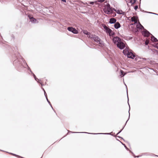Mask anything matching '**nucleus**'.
Instances as JSON below:
<instances>
[{"label": "nucleus", "mask_w": 158, "mask_h": 158, "mask_svg": "<svg viewBox=\"0 0 158 158\" xmlns=\"http://www.w3.org/2000/svg\"><path fill=\"white\" fill-rule=\"evenodd\" d=\"M10 52L12 57L14 59L16 58L14 61L13 64L18 71L23 72L25 69L27 68L31 73V75L34 74L26 61L17 50H11Z\"/></svg>", "instance_id": "f257e3e1"}, {"label": "nucleus", "mask_w": 158, "mask_h": 158, "mask_svg": "<svg viewBox=\"0 0 158 158\" xmlns=\"http://www.w3.org/2000/svg\"><path fill=\"white\" fill-rule=\"evenodd\" d=\"M123 54L127 56V58L134 59L135 57V54L134 52H130L129 50H123ZM132 51V50H131Z\"/></svg>", "instance_id": "f03ea898"}, {"label": "nucleus", "mask_w": 158, "mask_h": 158, "mask_svg": "<svg viewBox=\"0 0 158 158\" xmlns=\"http://www.w3.org/2000/svg\"><path fill=\"white\" fill-rule=\"evenodd\" d=\"M103 11L106 14H109L112 13L113 10L110 5L106 2L104 3Z\"/></svg>", "instance_id": "7ed1b4c3"}, {"label": "nucleus", "mask_w": 158, "mask_h": 158, "mask_svg": "<svg viewBox=\"0 0 158 158\" xmlns=\"http://www.w3.org/2000/svg\"><path fill=\"white\" fill-rule=\"evenodd\" d=\"M89 38L92 40H94V41L96 42L97 43L101 44V45L103 44V42L101 40L100 38L97 36L95 35H92Z\"/></svg>", "instance_id": "20e7f679"}, {"label": "nucleus", "mask_w": 158, "mask_h": 158, "mask_svg": "<svg viewBox=\"0 0 158 158\" xmlns=\"http://www.w3.org/2000/svg\"><path fill=\"white\" fill-rule=\"evenodd\" d=\"M68 132L69 133H84L85 134H94V135H98V134H103V135H110L112 136H114L113 135H112V132H110V133H89L87 132H73L71 131H68Z\"/></svg>", "instance_id": "39448f33"}, {"label": "nucleus", "mask_w": 158, "mask_h": 158, "mask_svg": "<svg viewBox=\"0 0 158 158\" xmlns=\"http://www.w3.org/2000/svg\"><path fill=\"white\" fill-rule=\"evenodd\" d=\"M102 51V50H101ZM104 52V55L106 56L107 57H109L110 59H112L114 56V54L111 53V50H103Z\"/></svg>", "instance_id": "423d86ee"}, {"label": "nucleus", "mask_w": 158, "mask_h": 158, "mask_svg": "<svg viewBox=\"0 0 158 158\" xmlns=\"http://www.w3.org/2000/svg\"><path fill=\"white\" fill-rule=\"evenodd\" d=\"M127 45L124 44L123 42L121 41L118 43L117 45V46L121 49H122L126 47L125 49H127Z\"/></svg>", "instance_id": "0eeeda50"}, {"label": "nucleus", "mask_w": 158, "mask_h": 158, "mask_svg": "<svg viewBox=\"0 0 158 158\" xmlns=\"http://www.w3.org/2000/svg\"><path fill=\"white\" fill-rule=\"evenodd\" d=\"M124 83L126 86V92H127V98H128V101H127V103H128V104L129 106V111H128V112H129V116H128V118L127 119V121H126L124 125H125V126L126 125V124L127 123V122H128V121L129 120V118H130V105L129 104V98H128V90H127V85H126V84H125V83L124 82Z\"/></svg>", "instance_id": "6e6552de"}, {"label": "nucleus", "mask_w": 158, "mask_h": 158, "mask_svg": "<svg viewBox=\"0 0 158 158\" xmlns=\"http://www.w3.org/2000/svg\"><path fill=\"white\" fill-rule=\"evenodd\" d=\"M113 42L117 45L121 41V40L119 38L116 36L113 38Z\"/></svg>", "instance_id": "1a4fd4ad"}, {"label": "nucleus", "mask_w": 158, "mask_h": 158, "mask_svg": "<svg viewBox=\"0 0 158 158\" xmlns=\"http://www.w3.org/2000/svg\"><path fill=\"white\" fill-rule=\"evenodd\" d=\"M67 29L69 31L72 32L74 34H77L78 33L77 30L72 27H68Z\"/></svg>", "instance_id": "9d476101"}, {"label": "nucleus", "mask_w": 158, "mask_h": 158, "mask_svg": "<svg viewBox=\"0 0 158 158\" xmlns=\"http://www.w3.org/2000/svg\"><path fill=\"white\" fill-rule=\"evenodd\" d=\"M142 34L146 37L148 36L151 34L146 29H144L143 31L142 32Z\"/></svg>", "instance_id": "9b49d317"}, {"label": "nucleus", "mask_w": 158, "mask_h": 158, "mask_svg": "<svg viewBox=\"0 0 158 158\" xmlns=\"http://www.w3.org/2000/svg\"><path fill=\"white\" fill-rule=\"evenodd\" d=\"M150 52L153 55V56H158V50H151Z\"/></svg>", "instance_id": "f8f14e48"}, {"label": "nucleus", "mask_w": 158, "mask_h": 158, "mask_svg": "<svg viewBox=\"0 0 158 158\" xmlns=\"http://www.w3.org/2000/svg\"><path fill=\"white\" fill-rule=\"evenodd\" d=\"M83 32L85 34L87 35V37L89 38V36H90L92 35L86 30H83Z\"/></svg>", "instance_id": "ddd939ff"}, {"label": "nucleus", "mask_w": 158, "mask_h": 158, "mask_svg": "<svg viewBox=\"0 0 158 158\" xmlns=\"http://www.w3.org/2000/svg\"><path fill=\"white\" fill-rule=\"evenodd\" d=\"M136 24V27L138 28H139L140 29H142V28H143V27L140 23H137Z\"/></svg>", "instance_id": "4468645a"}, {"label": "nucleus", "mask_w": 158, "mask_h": 158, "mask_svg": "<svg viewBox=\"0 0 158 158\" xmlns=\"http://www.w3.org/2000/svg\"><path fill=\"white\" fill-rule=\"evenodd\" d=\"M114 27L115 28L118 29L120 27V24L118 22L116 23L114 25Z\"/></svg>", "instance_id": "2eb2a0df"}, {"label": "nucleus", "mask_w": 158, "mask_h": 158, "mask_svg": "<svg viewBox=\"0 0 158 158\" xmlns=\"http://www.w3.org/2000/svg\"><path fill=\"white\" fill-rule=\"evenodd\" d=\"M104 28L105 30L106 33H109L110 31H111V30L107 27L106 26H104Z\"/></svg>", "instance_id": "dca6fc26"}, {"label": "nucleus", "mask_w": 158, "mask_h": 158, "mask_svg": "<svg viewBox=\"0 0 158 158\" xmlns=\"http://www.w3.org/2000/svg\"><path fill=\"white\" fill-rule=\"evenodd\" d=\"M29 19H31V22L34 23H37V21L33 17H31L29 16Z\"/></svg>", "instance_id": "f3484780"}, {"label": "nucleus", "mask_w": 158, "mask_h": 158, "mask_svg": "<svg viewBox=\"0 0 158 158\" xmlns=\"http://www.w3.org/2000/svg\"><path fill=\"white\" fill-rule=\"evenodd\" d=\"M116 20L114 18H112L110 19L109 23L111 24L114 23H116Z\"/></svg>", "instance_id": "a211bd4d"}, {"label": "nucleus", "mask_w": 158, "mask_h": 158, "mask_svg": "<svg viewBox=\"0 0 158 158\" xmlns=\"http://www.w3.org/2000/svg\"><path fill=\"white\" fill-rule=\"evenodd\" d=\"M131 21L132 22H135V23H137V19L135 17H132L131 19Z\"/></svg>", "instance_id": "6ab92c4d"}, {"label": "nucleus", "mask_w": 158, "mask_h": 158, "mask_svg": "<svg viewBox=\"0 0 158 158\" xmlns=\"http://www.w3.org/2000/svg\"><path fill=\"white\" fill-rule=\"evenodd\" d=\"M46 100H47V102H48V103L50 105V106L51 107L53 110L54 111V112H55V110L53 109V108L49 100L48 99V98H46Z\"/></svg>", "instance_id": "aec40b11"}, {"label": "nucleus", "mask_w": 158, "mask_h": 158, "mask_svg": "<svg viewBox=\"0 0 158 158\" xmlns=\"http://www.w3.org/2000/svg\"><path fill=\"white\" fill-rule=\"evenodd\" d=\"M151 40L152 41L154 42H156L158 41L157 40L153 35H152L151 37Z\"/></svg>", "instance_id": "412c9836"}, {"label": "nucleus", "mask_w": 158, "mask_h": 158, "mask_svg": "<svg viewBox=\"0 0 158 158\" xmlns=\"http://www.w3.org/2000/svg\"><path fill=\"white\" fill-rule=\"evenodd\" d=\"M127 73H124V71L122 70H120V75H122V77H124Z\"/></svg>", "instance_id": "4be33fe9"}, {"label": "nucleus", "mask_w": 158, "mask_h": 158, "mask_svg": "<svg viewBox=\"0 0 158 158\" xmlns=\"http://www.w3.org/2000/svg\"><path fill=\"white\" fill-rule=\"evenodd\" d=\"M120 142L123 145V146L124 147L125 149L127 151H128V148H127V147L126 146L125 144L123 142H122L121 141H120Z\"/></svg>", "instance_id": "5701e85b"}, {"label": "nucleus", "mask_w": 158, "mask_h": 158, "mask_svg": "<svg viewBox=\"0 0 158 158\" xmlns=\"http://www.w3.org/2000/svg\"><path fill=\"white\" fill-rule=\"evenodd\" d=\"M33 77H34L35 80L37 82V83H39V82L38 81V78H37L36 77V76L34 74H33V75H32Z\"/></svg>", "instance_id": "b1692460"}, {"label": "nucleus", "mask_w": 158, "mask_h": 158, "mask_svg": "<svg viewBox=\"0 0 158 158\" xmlns=\"http://www.w3.org/2000/svg\"><path fill=\"white\" fill-rule=\"evenodd\" d=\"M142 156H149V153L148 152L143 153L142 154Z\"/></svg>", "instance_id": "393cba45"}, {"label": "nucleus", "mask_w": 158, "mask_h": 158, "mask_svg": "<svg viewBox=\"0 0 158 158\" xmlns=\"http://www.w3.org/2000/svg\"><path fill=\"white\" fill-rule=\"evenodd\" d=\"M109 35L110 36H112L113 35H114V33L111 30V31H110L109 33Z\"/></svg>", "instance_id": "a878e982"}, {"label": "nucleus", "mask_w": 158, "mask_h": 158, "mask_svg": "<svg viewBox=\"0 0 158 158\" xmlns=\"http://www.w3.org/2000/svg\"><path fill=\"white\" fill-rule=\"evenodd\" d=\"M117 12L120 14H122L123 13V11L122 10H118Z\"/></svg>", "instance_id": "bb28decb"}, {"label": "nucleus", "mask_w": 158, "mask_h": 158, "mask_svg": "<svg viewBox=\"0 0 158 158\" xmlns=\"http://www.w3.org/2000/svg\"><path fill=\"white\" fill-rule=\"evenodd\" d=\"M134 59L135 61H137L138 60V56H137V55H135V57Z\"/></svg>", "instance_id": "cd10ccee"}, {"label": "nucleus", "mask_w": 158, "mask_h": 158, "mask_svg": "<svg viewBox=\"0 0 158 158\" xmlns=\"http://www.w3.org/2000/svg\"><path fill=\"white\" fill-rule=\"evenodd\" d=\"M142 59L143 60H148L150 59L149 58H142Z\"/></svg>", "instance_id": "c85d7f7f"}, {"label": "nucleus", "mask_w": 158, "mask_h": 158, "mask_svg": "<svg viewBox=\"0 0 158 158\" xmlns=\"http://www.w3.org/2000/svg\"><path fill=\"white\" fill-rule=\"evenodd\" d=\"M129 152L131 153L132 154V156H133L135 157V154L134 153L132 152L131 151H129Z\"/></svg>", "instance_id": "c756f323"}, {"label": "nucleus", "mask_w": 158, "mask_h": 158, "mask_svg": "<svg viewBox=\"0 0 158 158\" xmlns=\"http://www.w3.org/2000/svg\"><path fill=\"white\" fill-rule=\"evenodd\" d=\"M44 96H45V97L46 99V98H48L47 94H46V93L45 91H44Z\"/></svg>", "instance_id": "7c9ffc66"}, {"label": "nucleus", "mask_w": 158, "mask_h": 158, "mask_svg": "<svg viewBox=\"0 0 158 158\" xmlns=\"http://www.w3.org/2000/svg\"><path fill=\"white\" fill-rule=\"evenodd\" d=\"M155 155L154 154H153V153H149V156H155Z\"/></svg>", "instance_id": "2f4dec72"}, {"label": "nucleus", "mask_w": 158, "mask_h": 158, "mask_svg": "<svg viewBox=\"0 0 158 158\" xmlns=\"http://www.w3.org/2000/svg\"><path fill=\"white\" fill-rule=\"evenodd\" d=\"M153 61L152 60H150L149 61H148V62L150 64H152V62Z\"/></svg>", "instance_id": "473e14b6"}, {"label": "nucleus", "mask_w": 158, "mask_h": 158, "mask_svg": "<svg viewBox=\"0 0 158 158\" xmlns=\"http://www.w3.org/2000/svg\"><path fill=\"white\" fill-rule=\"evenodd\" d=\"M0 150L1 151H2V152H7V153H9V154H10L12 155V154H13V153H11V152H6V151H3V150H1V149H0Z\"/></svg>", "instance_id": "72a5a7b5"}, {"label": "nucleus", "mask_w": 158, "mask_h": 158, "mask_svg": "<svg viewBox=\"0 0 158 158\" xmlns=\"http://www.w3.org/2000/svg\"><path fill=\"white\" fill-rule=\"evenodd\" d=\"M122 130H121L120 131H119L118 133L116 134V135H118L122 131Z\"/></svg>", "instance_id": "f704fd0d"}, {"label": "nucleus", "mask_w": 158, "mask_h": 158, "mask_svg": "<svg viewBox=\"0 0 158 158\" xmlns=\"http://www.w3.org/2000/svg\"><path fill=\"white\" fill-rule=\"evenodd\" d=\"M105 0H98V2H103Z\"/></svg>", "instance_id": "c9c22d12"}, {"label": "nucleus", "mask_w": 158, "mask_h": 158, "mask_svg": "<svg viewBox=\"0 0 158 158\" xmlns=\"http://www.w3.org/2000/svg\"><path fill=\"white\" fill-rule=\"evenodd\" d=\"M149 41L148 40H146L145 42V44L146 45H148V44L149 43Z\"/></svg>", "instance_id": "e433bc0d"}, {"label": "nucleus", "mask_w": 158, "mask_h": 158, "mask_svg": "<svg viewBox=\"0 0 158 158\" xmlns=\"http://www.w3.org/2000/svg\"><path fill=\"white\" fill-rule=\"evenodd\" d=\"M138 8V6H135L134 7V9L135 10H136Z\"/></svg>", "instance_id": "4c0bfd02"}, {"label": "nucleus", "mask_w": 158, "mask_h": 158, "mask_svg": "<svg viewBox=\"0 0 158 158\" xmlns=\"http://www.w3.org/2000/svg\"><path fill=\"white\" fill-rule=\"evenodd\" d=\"M141 156H142V154L141 155H138V156H135V157H136L138 158V157H141Z\"/></svg>", "instance_id": "58836bf2"}, {"label": "nucleus", "mask_w": 158, "mask_h": 158, "mask_svg": "<svg viewBox=\"0 0 158 158\" xmlns=\"http://www.w3.org/2000/svg\"><path fill=\"white\" fill-rule=\"evenodd\" d=\"M94 2H90L89 3L91 4H94Z\"/></svg>", "instance_id": "ea45409f"}, {"label": "nucleus", "mask_w": 158, "mask_h": 158, "mask_svg": "<svg viewBox=\"0 0 158 158\" xmlns=\"http://www.w3.org/2000/svg\"><path fill=\"white\" fill-rule=\"evenodd\" d=\"M41 89L44 92V91H45V90H44V89L42 87H41Z\"/></svg>", "instance_id": "a19ab883"}, {"label": "nucleus", "mask_w": 158, "mask_h": 158, "mask_svg": "<svg viewBox=\"0 0 158 158\" xmlns=\"http://www.w3.org/2000/svg\"><path fill=\"white\" fill-rule=\"evenodd\" d=\"M40 83L41 84L42 86H43L44 85L42 82H40Z\"/></svg>", "instance_id": "79ce46f5"}, {"label": "nucleus", "mask_w": 158, "mask_h": 158, "mask_svg": "<svg viewBox=\"0 0 158 158\" xmlns=\"http://www.w3.org/2000/svg\"><path fill=\"white\" fill-rule=\"evenodd\" d=\"M125 125H124V126L123 127L122 129L121 130H122L123 131V130L124 129V128L125 127Z\"/></svg>", "instance_id": "37998d69"}, {"label": "nucleus", "mask_w": 158, "mask_h": 158, "mask_svg": "<svg viewBox=\"0 0 158 158\" xmlns=\"http://www.w3.org/2000/svg\"><path fill=\"white\" fill-rule=\"evenodd\" d=\"M137 56H138V59L139 58V59H141L142 58L141 57L138 56V55H137Z\"/></svg>", "instance_id": "c03bdc74"}, {"label": "nucleus", "mask_w": 158, "mask_h": 158, "mask_svg": "<svg viewBox=\"0 0 158 158\" xmlns=\"http://www.w3.org/2000/svg\"><path fill=\"white\" fill-rule=\"evenodd\" d=\"M38 82H39V81H41V80L40 79H38ZM40 83L39 82V83Z\"/></svg>", "instance_id": "a18cd8bd"}, {"label": "nucleus", "mask_w": 158, "mask_h": 158, "mask_svg": "<svg viewBox=\"0 0 158 158\" xmlns=\"http://www.w3.org/2000/svg\"><path fill=\"white\" fill-rule=\"evenodd\" d=\"M116 139L117 141H119V142H120V141H120L118 139H117V138H116Z\"/></svg>", "instance_id": "49530a36"}, {"label": "nucleus", "mask_w": 158, "mask_h": 158, "mask_svg": "<svg viewBox=\"0 0 158 158\" xmlns=\"http://www.w3.org/2000/svg\"><path fill=\"white\" fill-rule=\"evenodd\" d=\"M61 0L64 2H66V0Z\"/></svg>", "instance_id": "de8ad7c7"}, {"label": "nucleus", "mask_w": 158, "mask_h": 158, "mask_svg": "<svg viewBox=\"0 0 158 158\" xmlns=\"http://www.w3.org/2000/svg\"><path fill=\"white\" fill-rule=\"evenodd\" d=\"M123 141L124 142H127V141H126L124 139H123Z\"/></svg>", "instance_id": "09e8293b"}, {"label": "nucleus", "mask_w": 158, "mask_h": 158, "mask_svg": "<svg viewBox=\"0 0 158 158\" xmlns=\"http://www.w3.org/2000/svg\"><path fill=\"white\" fill-rule=\"evenodd\" d=\"M117 137H118V138H121V137L118 136Z\"/></svg>", "instance_id": "8fccbe9b"}, {"label": "nucleus", "mask_w": 158, "mask_h": 158, "mask_svg": "<svg viewBox=\"0 0 158 158\" xmlns=\"http://www.w3.org/2000/svg\"><path fill=\"white\" fill-rule=\"evenodd\" d=\"M156 65L157 66V67H158V63H156Z\"/></svg>", "instance_id": "3c124183"}, {"label": "nucleus", "mask_w": 158, "mask_h": 158, "mask_svg": "<svg viewBox=\"0 0 158 158\" xmlns=\"http://www.w3.org/2000/svg\"><path fill=\"white\" fill-rule=\"evenodd\" d=\"M113 51L115 52V51L116 50H113Z\"/></svg>", "instance_id": "603ef678"}, {"label": "nucleus", "mask_w": 158, "mask_h": 158, "mask_svg": "<svg viewBox=\"0 0 158 158\" xmlns=\"http://www.w3.org/2000/svg\"><path fill=\"white\" fill-rule=\"evenodd\" d=\"M149 69H151L152 70H153L154 71V70H153V69H152V68H149Z\"/></svg>", "instance_id": "864d4df0"}, {"label": "nucleus", "mask_w": 158, "mask_h": 158, "mask_svg": "<svg viewBox=\"0 0 158 158\" xmlns=\"http://www.w3.org/2000/svg\"><path fill=\"white\" fill-rule=\"evenodd\" d=\"M151 13L153 14H155V15H157L156 14H155V13Z\"/></svg>", "instance_id": "5fc2aeb1"}, {"label": "nucleus", "mask_w": 158, "mask_h": 158, "mask_svg": "<svg viewBox=\"0 0 158 158\" xmlns=\"http://www.w3.org/2000/svg\"><path fill=\"white\" fill-rule=\"evenodd\" d=\"M121 139H122L123 140V139H124L123 138V137H121Z\"/></svg>", "instance_id": "6e6d98bb"}, {"label": "nucleus", "mask_w": 158, "mask_h": 158, "mask_svg": "<svg viewBox=\"0 0 158 158\" xmlns=\"http://www.w3.org/2000/svg\"><path fill=\"white\" fill-rule=\"evenodd\" d=\"M158 156H158L156 155H155V156Z\"/></svg>", "instance_id": "4d7b16f0"}, {"label": "nucleus", "mask_w": 158, "mask_h": 158, "mask_svg": "<svg viewBox=\"0 0 158 158\" xmlns=\"http://www.w3.org/2000/svg\"><path fill=\"white\" fill-rule=\"evenodd\" d=\"M135 0H134V2L133 3H135Z\"/></svg>", "instance_id": "13d9d810"}, {"label": "nucleus", "mask_w": 158, "mask_h": 158, "mask_svg": "<svg viewBox=\"0 0 158 158\" xmlns=\"http://www.w3.org/2000/svg\"><path fill=\"white\" fill-rule=\"evenodd\" d=\"M45 85H46L47 84V83H46V82H45Z\"/></svg>", "instance_id": "bf43d9fd"}, {"label": "nucleus", "mask_w": 158, "mask_h": 158, "mask_svg": "<svg viewBox=\"0 0 158 158\" xmlns=\"http://www.w3.org/2000/svg\"><path fill=\"white\" fill-rule=\"evenodd\" d=\"M66 136V135H65V136H64V137H65Z\"/></svg>", "instance_id": "052dcab7"}, {"label": "nucleus", "mask_w": 158, "mask_h": 158, "mask_svg": "<svg viewBox=\"0 0 158 158\" xmlns=\"http://www.w3.org/2000/svg\"><path fill=\"white\" fill-rule=\"evenodd\" d=\"M101 52H102V51H101Z\"/></svg>", "instance_id": "680f3d73"}, {"label": "nucleus", "mask_w": 158, "mask_h": 158, "mask_svg": "<svg viewBox=\"0 0 158 158\" xmlns=\"http://www.w3.org/2000/svg\"><path fill=\"white\" fill-rule=\"evenodd\" d=\"M42 156H42V157L40 158H42Z\"/></svg>", "instance_id": "e2e57ef3"}]
</instances>
